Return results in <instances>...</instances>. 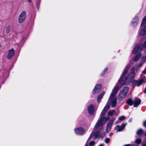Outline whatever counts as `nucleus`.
I'll return each instance as SVG.
<instances>
[{
    "instance_id": "20",
    "label": "nucleus",
    "mask_w": 146,
    "mask_h": 146,
    "mask_svg": "<svg viewBox=\"0 0 146 146\" xmlns=\"http://www.w3.org/2000/svg\"><path fill=\"white\" fill-rule=\"evenodd\" d=\"M141 56V52H139L137 54L135 57L134 60V61L136 62L138 60Z\"/></svg>"
},
{
    "instance_id": "34",
    "label": "nucleus",
    "mask_w": 146,
    "mask_h": 146,
    "mask_svg": "<svg viewBox=\"0 0 146 146\" xmlns=\"http://www.w3.org/2000/svg\"><path fill=\"white\" fill-rule=\"evenodd\" d=\"M125 117L124 116H121L119 118V119L122 121L124 120L125 119Z\"/></svg>"
},
{
    "instance_id": "39",
    "label": "nucleus",
    "mask_w": 146,
    "mask_h": 146,
    "mask_svg": "<svg viewBox=\"0 0 146 146\" xmlns=\"http://www.w3.org/2000/svg\"><path fill=\"white\" fill-rule=\"evenodd\" d=\"M143 125L144 126L146 127V121H145L143 123Z\"/></svg>"
},
{
    "instance_id": "36",
    "label": "nucleus",
    "mask_w": 146,
    "mask_h": 146,
    "mask_svg": "<svg viewBox=\"0 0 146 146\" xmlns=\"http://www.w3.org/2000/svg\"><path fill=\"white\" fill-rule=\"evenodd\" d=\"M106 112H105V111H104V110H103L102 112L101 113V117H103L105 115V114L106 113Z\"/></svg>"
},
{
    "instance_id": "24",
    "label": "nucleus",
    "mask_w": 146,
    "mask_h": 146,
    "mask_svg": "<svg viewBox=\"0 0 146 146\" xmlns=\"http://www.w3.org/2000/svg\"><path fill=\"white\" fill-rule=\"evenodd\" d=\"M104 94V92H103L102 94H100L98 97L97 99V101L99 102L100 100L102 98Z\"/></svg>"
},
{
    "instance_id": "41",
    "label": "nucleus",
    "mask_w": 146,
    "mask_h": 146,
    "mask_svg": "<svg viewBox=\"0 0 146 146\" xmlns=\"http://www.w3.org/2000/svg\"><path fill=\"white\" fill-rule=\"evenodd\" d=\"M124 146H131V145L130 144H128L125 145H124Z\"/></svg>"
},
{
    "instance_id": "23",
    "label": "nucleus",
    "mask_w": 146,
    "mask_h": 146,
    "mask_svg": "<svg viewBox=\"0 0 146 146\" xmlns=\"http://www.w3.org/2000/svg\"><path fill=\"white\" fill-rule=\"evenodd\" d=\"M144 133V132L143 129H139L137 132V135L140 136Z\"/></svg>"
},
{
    "instance_id": "22",
    "label": "nucleus",
    "mask_w": 146,
    "mask_h": 146,
    "mask_svg": "<svg viewBox=\"0 0 146 146\" xmlns=\"http://www.w3.org/2000/svg\"><path fill=\"white\" fill-rule=\"evenodd\" d=\"M116 103L117 98H114L111 102V106L112 107H115L116 106Z\"/></svg>"
},
{
    "instance_id": "42",
    "label": "nucleus",
    "mask_w": 146,
    "mask_h": 146,
    "mask_svg": "<svg viewBox=\"0 0 146 146\" xmlns=\"http://www.w3.org/2000/svg\"><path fill=\"white\" fill-rule=\"evenodd\" d=\"M113 135V133H110V134H109V136H112Z\"/></svg>"
},
{
    "instance_id": "37",
    "label": "nucleus",
    "mask_w": 146,
    "mask_h": 146,
    "mask_svg": "<svg viewBox=\"0 0 146 146\" xmlns=\"http://www.w3.org/2000/svg\"><path fill=\"white\" fill-rule=\"evenodd\" d=\"M142 144L143 146H146V139L143 142Z\"/></svg>"
},
{
    "instance_id": "12",
    "label": "nucleus",
    "mask_w": 146,
    "mask_h": 146,
    "mask_svg": "<svg viewBox=\"0 0 146 146\" xmlns=\"http://www.w3.org/2000/svg\"><path fill=\"white\" fill-rule=\"evenodd\" d=\"M15 53V52L13 48H12L11 49L9 50L7 56L8 59H10L14 56Z\"/></svg>"
},
{
    "instance_id": "49",
    "label": "nucleus",
    "mask_w": 146,
    "mask_h": 146,
    "mask_svg": "<svg viewBox=\"0 0 146 146\" xmlns=\"http://www.w3.org/2000/svg\"><path fill=\"white\" fill-rule=\"evenodd\" d=\"M1 47V44H0V48Z\"/></svg>"
},
{
    "instance_id": "18",
    "label": "nucleus",
    "mask_w": 146,
    "mask_h": 146,
    "mask_svg": "<svg viewBox=\"0 0 146 146\" xmlns=\"http://www.w3.org/2000/svg\"><path fill=\"white\" fill-rule=\"evenodd\" d=\"M140 36H146V25L139 32Z\"/></svg>"
},
{
    "instance_id": "15",
    "label": "nucleus",
    "mask_w": 146,
    "mask_h": 146,
    "mask_svg": "<svg viewBox=\"0 0 146 146\" xmlns=\"http://www.w3.org/2000/svg\"><path fill=\"white\" fill-rule=\"evenodd\" d=\"M138 71V70L137 69H135L134 68H133L131 70V74H129L128 76L129 78H133L135 74V72H137Z\"/></svg>"
},
{
    "instance_id": "21",
    "label": "nucleus",
    "mask_w": 146,
    "mask_h": 146,
    "mask_svg": "<svg viewBox=\"0 0 146 146\" xmlns=\"http://www.w3.org/2000/svg\"><path fill=\"white\" fill-rule=\"evenodd\" d=\"M134 102L131 98H129L126 100L127 103L130 106H132Z\"/></svg>"
},
{
    "instance_id": "33",
    "label": "nucleus",
    "mask_w": 146,
    "mask_h": 146,
    "mask_svg": "<svg viewBox=\"0 0 146 146\" xmlns=\"http://www.w3.org/2000/svg\"><path fill=\"white\" fill-rule=\"evenodd\" d=\"M95 144V142L94 141H91L89 143V145L90 146H92Z\"/></svg>"
},
{
    "instance_id": "26",
    "label": "nucleus",
    "mask_w": 146,
    "mask_h": 146,
    "mask_svg": "<svg viewBox=\"0 0 146 146\" xmlns=\"http://www.w3.org/2000/svg\"><path fill=\"white\" fill-rule=\"evenodd\" d=\"M114 113H116V112L114 110H110L108 113V115H111Z\"/></svg>"
},
{
    "instance_id": "4",
    "label": "nucleus",
    "mask_w": 146,
    "mask_h": 146,
    "mask_svg": "<svg viewBox=\"0 0 146 146\" xmlns=\"http://www.w3.org/2000/svg\"><path fill=\"white\" fill-rule=\"evenodd\" d=\"M133 83L134 85L139 86L143 83H146V77L145 76H144L138 80H134Z\"/></svg>"
},
{
    "instance_id": "43",
    "label": "nucleus",
    "mask_w": 146,
    "mask_h": 146,
    "mask_svg": "<svg viewBox=\"0 0 146 146\" xmlns=\"http://www.w3.org/2000/svg\"><path fill=\"white\" fill-rule=\"evenodd\" d=\"M29 2H31V0H27Z\"/></svg>"
},
{
    "instance_id": "13",
    "label": "nucleus",
    "mask_w": 146,
    "mask_h": 146,
    "mask_svg": "<svg viewBox=\"0 0 146 146\" xmlns=\"http://www.w3.org/2000/svg\"><path fill=\"white\" fill-rule=\"evenodd\" d=\"M126 124V123H125L122 124L121 126L117 125L115 127V129L117 130L118 132L122 131L125 128Z\"/></svg>"
},
{
    "instance_id": "38",
    "label": "nucleus",
    "mask_w": 146,
    "mask_h": 146,
    "mask_svg": "<svg viewBox=\"0 0 146 146\" xmlns=\"http://www.w3.org/2000/svg\"><path fill=\"white\" fill-rule=\"evenodd\" d=\"M142 75H144L146 74V67L145 69L142 72ZM142 75V74H141V76Z\"/></svg>"
},
{
    "instance_id": "35",
    "label": "nucleus",
    "mask_w": 146,
    "mask_h": 146,
    "mask_svg": "<svg viewBox=\"0 0 146 146\" xmlns=\"http://www.w3.org/2000/svg\"><path fill=\"white\" fill-rule=\"evenodd\" d=\"M110 141V139L109 138H107L105 139V142L106 143H108Z\"/></svg>"
},
{
    "instance_id": "8",
    "label": "nucleus",
    "mask_w": 146,
    "mask_h": 146,
    "mask_svg": "<svg viewBox=\"0 0 146 146\" xmlns=\"http://www.w3.org/2000/svg\"><path fill=\"white\" fill-rule=\"evenodd\" d=\"M130 66V64H127L125 68V70H124L119 80L118 81H120V82L124 83V82H123V78L125 76L127 72V71L129 69ZM125 82V81H124Z\"/></svg>"
},
{
    "instance_id": "9",
    "label": "nucleus",
    "mask_w": 146,
    "mask_h": 146,
    "mask_svg": "<svg viewBox=\"0 0 146 146\" xmlns=\"http://www.w3.org/2000/svg\"><path fill=\"white\" fill-rule=\"evenodd\" d=\"M100 135L101 133L100 131H96L94 132H92L88 140L89 141L92 139L93 137H94L95 138H97L100 137Z\"/></svg>"
},
{
    "instance_id": "2",
    "label": "nucleus",
    "mask_w": 146,
    "mask_h": 146,
    "mask_svg": "<svg viewBox=\"0 0 146 146\" xmlns=\"http://www.w3.org/2000/svg\"><path fill=\"white\" fill-rule=\"evenodd\" d=\"M129 89L127 87H125L120 91L118 96V99L119 100L122 101L125 97L128 92Z\"/></svg>"
},
{
    "instance_id": "10",
    "label": "nucleus",
    "mask_w": 146,
    "mask_h": 146,
    "mask_svg": "<svg viewBox=\"0 0 146 146\" xmlns=\"http://www.w3.org/2000/svg\"><path fill=\"white\" fill-rule=\"evenodd\" d=\"M74 130L76 133L81 135H83L85 132V130L81 127L76 128Z\"/></svg>"
},
{
    "instance_id": "31",
    "label": "nucleus",
    "mask_w": 146,
    "mask_h": 146,
    "mask_svg": "<svg viewBox=\"0 0 146 146\" xmlns=\"http://www.w3.org/2000/svg\"><path fill=\"white\" fill-rule=\"evenodd\" d=\"M141 60L145 63L146 61V55L142 57Z\"/></svg>"
},
{
    "instance_id": "47",
    "label": "nucleus",
    "mask_w": 146,
    "mask_h": 146,
    "mask_svg": "<svg viewBox=\"0 0 146 146\" xmlns=\"http://www.w3.org/2000/svg\"><path fill=\"white\" fill-rule=\"evenodd\" d=\"M144 135L146 136V132L145 133Z\"/></svg>"
},
{
    "instance_id": "48",
    "label": "nucleus",
    "mask_w": 146,
    "mask_h": 146,
    "mask_svg": "<svg viewBox=\"0 0 146 146\" xmlns=\"http://www.w3.org/2000/svg\"><path fill=\"white\" fill-rule=\"evenodd\" d=\"M85 146H88L87 144H86Z\"/></svg>"
},
{
    "instance_id": "6",
    "label": "nucleus",
    "mask_w": 146,
    "mask_h": 146,
    "mask_svg": "<svg viewBox=\"0 0 146 146\" xmlns=\"http://www.w3.org/2000/svg\"><path fill=\"white\" fill-rule=\"evenodd\" d=\"M26 17V11H23L21 12L19 15L18 18L19 23L20 24L22 23L25 20Z\"/></svg>"
},
{
    "instance_id": "45",
    "label": "nucleus",
    "mask_w": 146,
    "mask_h": 146,
    "mask_svg": "<svg viewBox=\"0 0 146 146\" xmlns=\"http://www.w3.org/2000/svg\"><path fill=\"white\" fill-rule=\"evenodd\" d=\"M114 120V119L113 118L111 120H112V121H113Z\"/></svg>"
},
{
    "instance_id": "29",
    "label": "nucleus",
    "mask_w": 146,
    "mask_h": 146,
    "mask_svg": "<svg viewBox=\"0 0 146 146\" xmlns=\"http://www.w3.org/2000/svg\"><path fill=\"white\" fill-rule=\"evenodd\" d=\"M141 140L140 138L136 139L135 141V142L137 144H139L141 143Z\"/></svg>"
},
{
    "instance_id": "5",
    "label": "nucleus",
    "mask_w": 146,
    "mask_h": 146,
    "mask_svg": "<svg viewBox=\"0 0 146 146\" xmlns=\"http://www.w3.org/2000/svg\"><path fill=\"white\" fill-rule=\"evenodd\" d=\"M143 47L146 48V41L144 42L142 46L139 45L135 46L132 51V53L135 54L136 52L141 51L142 50Z\"/></svg>"
},
{
    "instance_id": "46",
    "label": "nucleus",
    "mask_w": 146,
    "mask_h": 146,
    "mask_svg": "<svg viewBox=\"0 0 146 146\" xmlns=\"http://www.w3.org/2000/svg\"><path fill=\"white\" fill-rule=\"evenodd\" d=\"M98 146H104L102 144H101L100 145Z\"/></svg>"
},
{
    "instance_id": "25",
    "label": "nucleus",
    "mask_w": 146,
    "mask_h": 146,
    "mask_svg": "<svg viewBox=\"0 0 146 146\" xmlns=\"http://www.w3.org/2000/svg\"><path fill=\"white\" fill-rule=\"evenodd\" d=\"M11 26H8L6 28V33L7 34L9 33L10 31Z\"/></svg>"
},
{
    "instance_id": "16",
    "label": "nucleus",
    "mask_w": 146,
    "mask_h": 146,
    "mask_svg": "<svg viewBox=\"0 0 146 146\" xmlns=\"http://www.w3.org/2000/svg\"><path fill=\"white\" fill-rule=\"evenodd\" d=\"M139 18L137 16H135L133 19L132 22V25L133 26H136L138 24Z\"/></svg>"
},
{
    "instance_id": "19",
    "label": "nucleus",
    "mask_w": 146,
    "mask_h": 146,
    "mask_svg": "<svg viewBox=\"0 0 146 146\" xmlns=\"http://www.w3.org/2000/svg\"><path fill=\"white\" fill-rule=\"evenodd\" d=\"M113 123V121L110 120L109 123L107 124L106 130L107 133H108V132L110 131Z\"/></svg>"
},
{
    "instance_id": "44",
    "label": "nucleus",
    "mask_w": 146,
    "mask_h": 146,
    "mask_svg": "<svg viewBox=\"0 0 146 146\" xmlns=\"http://www.w3.org/2000/svg\"><path fill=\"white\" fill-rule=\"evenodd\" d=\"M132 121V119H129V122H131Z\"/></svg>"
},
{
    "instance_id": "1",
    "label": "nucleus",
    "mask_w": 146,
    "mask_h": 146,
    "mask_svg": "<svg viewBox=\"0 0 146 146\" xmlns=\"http://www.w3.org/2000/svg\"><path fill=\"white\" fill-rule=\"evenodd\" d=\"M128 78H127L125 80L124 83H122L120 81L118 82L116 85L114 87L111 93L110 98H109L110 100H111L113 98L114 96L117 94L118 90L121 88L123 85H127L129 84V80L128 79Z\"/></svg>"
},
{
    "instance_id": "14",
    "label": "nucleus",
    "mask_w": 146,
    "mask_h": 146,
    "mask_svg": "<svg viewBox=\"0 0 146 146\" xmlns=\"http://www.w3.org/2000/svg\"><path fill=\"white\" fill-rule=\"evenodd\" d=\"M101 88L102 86L100 84H98L96 85L93 90V93L95 94L101 90Z\"/></svg>"
},
{
    "instance_id": "11",
    "label": "nucleus",
    "mask_w": 146,
    "mask_h": 146,
    "mask_svg": "<svg viewBox=\"0 0 146 146\" xmlns=\"http://www.w3.org/2000/svg\"><path fill=\"white\" fill-rule=\"evenodd\" d=\"M141 100L138 98L137 97L136 98L134 101L133 102V107H137L141 103Z\"/></svg>"
},
{
    "instance_id": "30",
    "label": "nucleus",
    "mask_w": 146,
    "mask_h": 146,
    "mask_svg": "<svg viewBox=\"0 0 146 146\" xmlns=\"http://www.w3.org/2000/svg\"><path fill=\"white\" fill-rule=\"evenodd\" d=\"M144 63V62L142 61V60H141L140 61V63L137 65V67H140L142 66V65Z\"/></svg>"
},
{
    "instance_id": "27",
    "label": "nucleus",
    "mask_w": 146,
    "mask_h": 146,
    "mask_svg": "<svg viewBox=\"0 0 146 146\" xmlns=\"http://www.w3.org/2000/svg\"><path fill=\"white\" fill-rule=\"evenodd\" d=\"M146 21V15H145V17H144L142 21V23L141 24V26L142 27H143L144 26L145 22Z\"/></svg>"
},
{
    "instance_id": "32",
    "label": "nucleus",
    "mask_w": 146,
    "mask_h": 146,
    "mask_svg": "<svg viewBox=\"0 0 146 146\" xmlns=\"http://www.w3.org/2000/svg\"><path fill=\"white\" fill-rule=\"evenodd\" d=\"M108 70V68H106L104 70L103 72L101 74V75L102 76H103L105 74V73Z\"/></svg>"
},
{
    "instance_id": "7",
    "label": "nucleus",
    "mask_w": 146,
    "mask_h": 146,
    "mask_svg": "<svg viewBox=\"0 0 146 146\" xmlns=\"http://www.w3.org/2000/svg\"><path fill=\"white\" fill-rule=\"evenodd\" d=\"M130 66V64H127L125 68V70H124L119 80L118 81H120V82L124 83V82H123V78L125 76L127 72V71L129 69ZM125 82V81H124Z\"/></svg>"
},
{
    "instance_id": "28",
    "label": "nucleus",
    "mask_w": 146,
    "mask_h": 146,
    "mask_svg": "<svg viewBox=\"0 0 146 146\" xmlns=\"http://www.w3.org/2000/svg\"><path fill=\"white\" fill-rule=\"evenodd\" d=\"M110 108V105H107L104 108L103 110H104V111H105V112H106Z\"/></svg>"
},
{
    "instance_id": "3",
    "label": "nucleus",
    "mask_w": 146,
    "mask_h": 146,
    "mask_svg": "<svg viewBox=\"0 0 146 146\" xmlns=\"http://www.w3.org/2000/svg\"><path fill=\"white\" fill-rule=\"evenodd\" d=\"M109 119L108 117L102 118L97 121L95 127V128L98 129L100 127H101V129H103L104 128L102 126L106 122L107 120H109Z\"/></svg>"
},
{
    "instance_id": "17",
    "label": "nucleus",
    "mask_w": 146,
    "mask_h": 146,
    "mask_svg": "<svg viewBox=\"0 0 146 146\" xmlns=\"http://www.w3.org/2000/svg\"><path fill=\"white\" fill-rule=\"evenodd\" d=\"M94 107L93 105H90L88 108V111L90 115H92L94 111Z\"/></svg>"
},
{
    "instance_id": "40",
    "label": "nucleus",
    "mask_w": 146,
    "mask_h": 146,
    "mask_svg": "<svg viewBox=\"0 0 146 146\" xmlns=\"http://www.w3.org/2000/svg\"><path fill=\"white\" fill-rule=\"evenodd\" d=\"M143 91L144 93H146V87L145 88Z\"/></svg>"
}]
</instances>
